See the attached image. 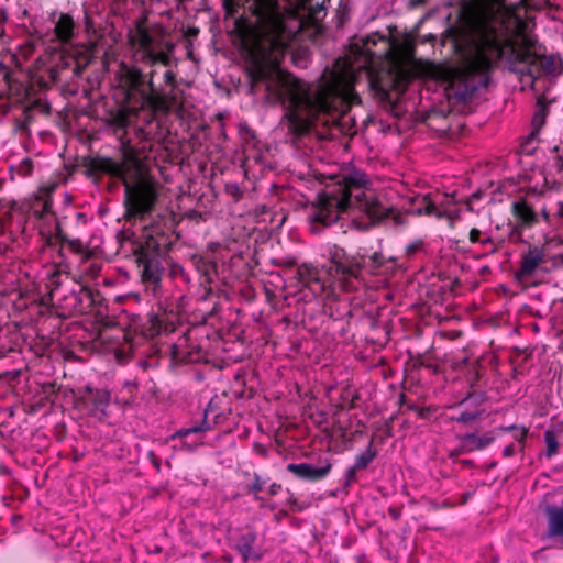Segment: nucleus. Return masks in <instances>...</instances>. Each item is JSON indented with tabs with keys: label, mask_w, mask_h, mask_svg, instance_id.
Returning a JSON list of instances; mask_svg holds the SVG:
<instances>
[{
	"label": "nucleus",
	"mask_w": 563,
	"mask_h": 563,
	"mask_svg": "<svg viewBox=\"0 0 563 563\" xmlns=\"http://www.w3.org/2000/svg\"><path fill=\"white\" fill-rule=\"evenodd\" d=\"M310 1L254 0L250 5L254 22L235 18L250 90L263 93L269 103L280 104L283 118H335L358 100L349 69H327L314 88L280 69L286 53L301 41L306 12L318 14L313 8L308 9Z\"/></svg>",
	"instance_id": "f257e3e1"
},
{
	"label": "nucleus",
	"mask_w": 563,
	"mask_h": 563,
	"mask_svg": "<svg viewBox=\"0 0 563 563\" xmlns=\"http://www.w3.org/2000/svg\"><path fill=\"white\" fill-rule=\"evenodd\" d=\"M473 27L474 52L449 75L445 86L449 102L457 106L470 101L479 88L488 85L490 69L501 62L510 65L538 63L547 75L562 74L559 57L531 53L533 41L525 33L523 21L510 10H485L475 18Z\"/></svg>",
	"instance_id": "f03ea898"
},
{
	"label": "nucleus",
	"mask_w": 563,
	"mask_h": 563,
	"mask_svg": "<svg viewBox=\"0 0 563 563\" xmlns=\"http://www.w3.org/2000/svg\"><path fill=\"white\" fill-rule=\"evenodd\" d=\"M332 179L308 207L307 219L313 233L335 223L343 214L366 217L373 224L391 212L379 200L374 181L364 172L349 169Z\"/></svg>",
	"instance_id": "7ed1b4c3"
},
{
	"label": "nucleus",
	"mask_w": 563,
	"mask_h": 563,
	"mask_svg": "<svg viewBox=\"0 0 563 563\" xmlns=\"http://www.w3.org/2000/svg\"><path fill=\"white\" fill-rule=\"evenodd\" d=\"M365 258L347 255L343 249L330 250V263L323 269L308 263L297 267L296 277L301 291L299 299L310 301L321 298L325 305L338 299V290L356 291L364 285Z\"/></svg>",
	"instance_id": "20e7f679"
},
{
	"label": "nucleus",
	"mask_w": 563,
	"mask_h": 563,
	"mask_svg": "<svg viewBox=\"0 0 563 563\" xmlns=\"http://www.w3.org/2000/svg\"><path fill=\"white\" fill-rule=\"evenodd\" d=\"M97 167L123 181L124 203L129 216L142 217L151 212L157 199V185L131 151L125 150L120 162L101 158Z\"/></svg>",
	"instance_id": "39448f33"
},
{
	"label": "nucleus",
	"mask_w": 563,
	"mask_h": 563,
	"mask_svg": "<svg viewBox=\"0 0 563 563\" xmlns=\"http://www.w3.org/2000/svg\"><path fill=\"white\" fill-rule=\"evenodd\" d=\"M133 58L136 63L154 67L161 64L170 67L175 44L166 38L162 27L151 26L143 20H137L134 30L129 34ZM165 86L174 88L176 75L168 68L164 74Z\"/></svg>",
	"instance_id": "423d86ee"
},
{
	"label": "nucleus",
	"mask_w": 563,
	"mask_h": 563,
	"mask_svg": "<svg viewBox=\"0 0 563 563\" xmlns=\"http://www.w3.org/2000/svg\"><path fill=\"white\" fill-rule=\"evenodd\" d=\"M117 76L119 85L125 90L128 99L139 97L142 100H146L151 95L158 92L154 84L155 70L150 71L148 80H146L139 68L122 63L119 66Z\"/></svg>",
	"instance_id": "0eeeda50"
},
{
	"label": "nucleus",
	"mask_w": 563,
	"mask_h": 563,
	"mask_svg": "<svg viewBox=\"0 0 563 563\" xmlns=\"http://www.w3.org/2000/svg\"><path fill=\"white\" fill-rule=\"evenodd\" d=\"M95 302L93 292L87 286H81L78 291L73 290L63 299V314L88 313Z\"/></svg>",
	"instance_id": "6e6552de"
},
{
	"label": "nucleus",
	"mask_w": 563,
	"mask_h": 563,
	"mask_svg": "<svg viewBox=\"0 0 563 563\" xmlns=\"http://www.w3.org/2000/svg\"><path fill=\"white\" fill-rule=\"evenodd\" d=\"M42 223L40 224V234L48 245L67 241L57 218L51 212V202L44 201L42 209Z\"/></svg>",
	"instance_id": "1a4fd4ad"
},
{
	"label": "nucleus",
	"mask_w": 563,
	"mask_h": 563,
	"mask_svg": "<svg viewBox=\"0 0 563 563\" xmlns=\"http://www.w3.org/2000/svg\"><path fill=\"white\" fill-rule=\"evenodd\" d=\"M545 262V252L543 247L530 246L521 255L520 267L516 272V279L525 282L534 276L539 266Z\"/></svg>",
	"instance_id": "9d476101"
},
{
	"label": "nucleus",
	"mask_w": 563,
	"mask_h": 563,
	"mask_svg": "<svg viewBox=\"0 0 563 563\" xmlns=\"http://www.w3.org/2000/svg\"><path fill=\"white\" fill-rule=\"evenodd\" d=\"M331 466L329 461L322 466H313L309 463H291L287 465V470L299 478L319 481L329 474Z\"/></svg>",
	"instance_id": "9b49d317"
},
{
	"label": "nucleus",
	"mask_w": 563,
	"mask_h": 563,
	"mask_svg": "<svg viewBox=\"0 0 563 563\" xmlns=\"http://www.w3.org/2000/svg\"><path fill=\"white\" fill-rule=\"evenodd\" d=\"M512 213L517 220L516 229L531 228L538 223V214L526 200H518L512 203Z\"/></svg>",
	"instance_id": "f8f14e48"
},
{
	"label": "nucleus",
	"mask_w": 563,
	"mask_h": 563,
	"mask_svg": "<svg viewBox=\"0 0 563 563\" xmlns=\"http://www.w3.org/2000/svg\"><path fill=\"white\" fill-rule=\"evenodd\" d=\"M209 429H210V424L207 422V420L205 418L203 421L201 423H199V424H195L192 427L181 428V429L177 430L172 435V439H185L186 440L189 437L195 435L196 439H194L192 441H190V442L185 441L184 442V445L188 450H194V449H196L197 446H199L202 443L201 433L207 431V430H209Z\"/></svg>",
	"instance_id": "ddd939ff"
},
{
	"label": "nucleus",
	"mask_w": 563,
	"mask_h": 563,
	"mask_svg": "<svg viewBox=\"0 0 563 563\" xmlns=\"http://www.w3.org/2000/svg\"><path fill=\"white\" fill-rule=\"evenodd\" d=\"M139 266L142 268L144 280L153 284H157L161 280L163 268L156 256L141 255L139 257Z\"/></svg>",
	"instance_id": "4468645a"
},
{
	"label": "nucleus",
	"mask_w": 563,
	"mask_h": 563,
	"mask_svg": "<svg viewBox=\"0 0 563 563\" xmlns=\"http://www.w3.org/2000/svg\"><path fill=\"white\" fill-rule=\"evenodd\" d=\"M89 393L88 400L91 401L92 408L91 413L99 419H102L107 415V409L110 404V393L106 389L87 388Z\"/></svg>",
	"instance_id": "2eb2a0df"
},
{
	"label": "nucleus",
	"mask_w": 563,
	"mask_h": 563,
	"mask_svg": "<svg viewBox=\"0 0 563 563\" xmlns=\"http://www.w3.org/2000/svg\"><path fill=\"white\" fill-rule=\"evenodd\" d=\"M257 536L255 532H247L239 539L236 549L242 555L244 562L257 561L262 558V554L254 549Z\"/></svg>",
	"instance_id": "dca6fc26"
},
{
	"label": "nucleus",
	"mask_w": 563,
	"mask_h": 563,
	"mask_svg": "<svg viewBox=\"0 0 563 563\" xmlns=\"http://www.w3.org/2000/svg\"><path fill=\"white\" fill-rule=\"evenodd\" d=\"M548 534L563 538V499L560 506H548Z\"/></svg>",
	"instance_id": "f3484780"
},
{
	"label": "nucleus",
	"mask_w": 563,
	"mask_h": 563,
	"mask_svg": "<svg viewBox=\"0 0 563 563\" xmlns=\"http://www.w3.org/2000/svg\"><path fill=\"white\" fill-rule=\"evenodd\" d=\"M74 20L62 13L55 23V35L62 43H68L74 36Z\"/></svg>",
	"instance_id": "a211bd4d"
},
{
	"label": "nucleus",
	"mask_w": 563,
	"mask_h": 563,
	"mask_svg": "<svg viewBox=\"0 0 563 563\" xmlns=\"http://www.w3.org/2000/svg\"><path fill=\"white\" fill-rule=\"evenodd\" d=\"M492 440L493 438L490 437H478L474 433H468L462 438V446L465 451L482 450L486 448Z\"/></svg>",
	"instance_id": "6ab92c4d"
},
{
	"label": "nucleus",
	"mask_w": 563,
	"mask_h": 563,
	"mask_svg": "<svg viewBox=\"0 0 563 563\" xmlns=\"http://www.w3.org/2000/svg\"><path fill=\"white\" fill-rule=\"evenodd\" d=\"M470 241L472 243L481 244L488 249V252L494 253L496 252L497 247L493 241V239L487 235L486 233H483L481 230L473 228L470 231Z\"/></svg>",
	"instance_id": "aec40b11"
},
{
	"label": "nucleus",
	"mask_w": 563,
	"mask_h": 563,
	"mask_svg": "<svg viewBox=\"0 0 563 563\" xmlns=\"http://www.w3.org/2000/svg\"><path fill=\"white\" fill-rule=\"evenodd\" d=\"M551 214L563 218V201H550L541 209V216L545 222H550Z\"/></svg>",
	"instance_id": "412c9836"
},
{
	"label": "nucleus",
	"mask_w": 563,
	"mask_h": 563,
	"mask_svg": "<svg viewBox=\"0 0 563 563\" xmlns=\"http://www.w3.org/2000/svg\"><path fill=\"white\" fill-rule=\"evenodd\" d=\"M415 200L419 203L415 210L417 213L434 214L440 217L437 206L429 199L428 196H417Z\"/></svg>",
	"instance_id": "4be33fe9"
},
{
	"label": "nucleus",
	"mask_w": 563,
	"mask_h": 563,
	"mask_svg": "<svg viewBox=\"0 0 563 563\" xmlns=\"http://www.w3.org/2000/svg\"><path fill=\"white\" fill-rule=\"evenodd\" d=\"M144 3L145 0H114L115 10L122 14L140 10Z\"/></svg>",
	"instance_id": "5701e85b"
},
{
	"label": "nucleus",
	"mask_w": 563,
	"mask_h": 563,
	"mask_svg": "<svg viewBox=\"0 0 563 563\" xmlns=\"http://www.w3.org/2000/svg\"><path fill=\"white\" fill-rule=\"evenodd\" d=\"M375 456L376 451L369 445L366 451L356 456L353 466L358 470H364L375 459Z\"/></svg>",
	"instance_id": "b1692460"
},
{
	"label": "nucleus",
	"mask_w": 563,
	"mask_h": 563,
	"mask_svg": "<svg viewBox=\"0 0 563 563\" xmlns=\"http://www.w3.org/2000/svg\"><path fill=\"white\" fill-rule=\"evenodd\" d=\"M245 0H224L225 15L235 18L239 8L244 5Z\"/></svg>",
	"instance_id": "393cba45"
},
{
	"label": "nucleus",
	"mask_w": 563,
	"mask_h": 563,
	"mask_svg": "<svg viewBox=\"0 0 563 563\" xmlns=\"http://www.w3.org/2000/svg\"><path fill=\"white\" fill-rule=\"evenodd\" d=\"M265 481H263L257 474L254 475L253 482L249 486V492L254 494L255 499L261 500L258 493L263 489Z\"/></svg>",
	"instance_id": "a878e982"
},
{
	"label": "nucleus",
	"mask_w": 563,
	"mask_h": 563,
	"mask_svg": "<svg viewBox=\"0 0 563 563\" xmlns=\"http://www.w3.org/2000/svg\"><path fill=\"white\" fill-rule=\"evenodd\" d=\"M545 443H547V450L548 455H553L556 453L559 443L555 439V437L551 432H545Z\"/></svg>",
	"instance_id": "bb28decb"
},
{
	"label": "nucleus",
	"mask_w": 563,
	"mask_h": 563,
	"mask_svg": "<svg viewBox=\"0 0 563 563\" xmlns=\"http://www.w3.org/2000/svg\"><path fill=\"white\" fill-rule=\"evenodd\" d=\"M358 471L360 470L355 468V466H353V465L346 470V472H345L346 485H351L352 483H354L356 481V473Z\"/></svg>",
	"instance_id": "cd10ccee"
},
{
	"label": "nucleus",
	"mask_w": 563,
	"mask_h": 563,
	"mask_svg": "<svg viewBox=\"0 0 563 563\" xmlns=\"http://www.w3.org/2000/svg\"><path fill=\"white\" fill-rule=\"evenodd\" d=\"M475 418L476 416L474 413L462 412L460 416L455 417L454 420H456L457 422L467 423L474 421Z\"/></svg>",
	"instance_id": "c85d7f7f"
},
{
	"label": "nucleus",
	"mask_w": 563,
	"mask_h": 563,
	"mask_svg": "<svg viewBox=\"0 0 563 563\" xmlns=\"http://www.w3.org/2000/svg\"><path fill=\"white\" fill-rule=\"evenodd\" d=\"M227 192L234 197L235 200H239L241 197V191L238 185H227Z\"/></svg>",
	"instance_id": "c756f323"
},
{
	"label": "nucleus",
	"mask_w": 563,
	"mask_h": 563,
	"mask_svg": "<svg viewBox=\"0 0 563 563\" xmlns=\"http://www.w3.org/2000/svg\"><path fill=\"white\" fill-rule=\"evenodd\" d=\"M280 489H282V486L279 484L273 483L268 487V493H269V495L275 496L279 493Z\"/></svg>",
	"instance_id": "7c9ffc66"
},
{
	"label": "nucleus",
	"mask_w": 563,
	"mask_h": 563,
	"mask_svg": "<svg viewBox=\"0 0 563 563\" xmlns=\"http://www.w3.org/2000/svg\"><path fill=\"white\" fill-rule=\"evenodd\" d=\"M515 446L514 445H507L503 450V454L505 457H510L515 454Z\"/></svg>",
	"instance_id": "2f4dec72"
},
{
	"label": "nucleus",
	"mask_w": 563,
	"mask_h": 563,
	"mask_svg": "<svg viewBox=\"0 0 563 563\" xmlns=\"http://www.w3.org/2000/svg\"><path fill=\"white\" fill-rule=\"evenodd\" d=\"M555 167H556L558 170H562L563 169V158L561 156L556 157Z\"/></svg>",
	"instance_id": "473e14b6"
},
{
	"label": "nucleus",
	"mask_w": 563,
	"mask_h": 563,
	"mask_svg": "<svg viewBox=\"0 0 563 563\" xmlns=\"http://www.w3.org/2000/svg\"><path fill=\"white\" fill-rule=\"evenodd\" d=\"M22 164L26 166L27 172H29V170H30V168H31V162H30V161H23V163H22Z\"/></svg>",
	"instance_id": "72a5a7b5"
},
{
	"label": "nucleus",
	"mask_w": 563,
	"mask_h": 563,
	"mask_svg": "<svg viewBox=\"0 0 563 563\" xmlns=\"http://www.w3.org/2000/svg\"><path fill=\"white\" fill-rule=\"evenodd\" d=\"M422 1H423V0H413V4H416V5H417V4H420V3H422Z\"/></svg>",
	"instance_id": "f704fd0d"
},
{
	"label": "nucleus",
	"mask_w": 563,
	"mask_h": 563,
	"mask_svg": "<svg viewBox=\"0 0 563 563\" xmlns=\"http://www.w3.org/2000/svg\"><path fill=\"white\" fill-rule=\"evenodd\" d=\"M80 69H82V66H80L79 64L76 65V71H79Z\"/></svg>",
	"instance_id": "c9c22d12"
},
{
	"label": "nucleus",
	"mask_w": 563,
	"mask_h": 563,
	"mask_svg": "<svg viewBox=\"0 0 563 563\" xmlns=\"http://www.w3.org/2000/svg\"><path fill=\"white\" fill-rule=\"evenodd\" d=\"M324 3H325V1H323V3L321 5H319V11L324 9Z\"/></svg>",
	"instance_id": "e433bc0d"
}]
</instances>
